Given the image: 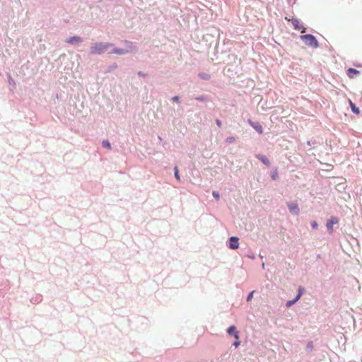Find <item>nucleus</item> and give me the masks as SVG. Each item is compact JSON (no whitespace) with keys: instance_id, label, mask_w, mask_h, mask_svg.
Segmentation results:
<instances>
[{"instance_id":"nucleus-1","label":"nucleus","mask_w":362,"mask_h":362,"mask_svg":"<svg viewBox=\"0 0 362 362\" xmlns=\"http://www.w3.org/2000/svg\"><path fill=\"white\" fill-rule=\"evenodd\" d=\"M113 45L109 42H93L90 47V54H102L106 52H109L110 48L112 47Z\"/></svg>"},{"instance_id":"nucleus-2","label":"nucleus","mask_w":362,"mask_h":362,"mask_svg":"<svg viewBox=\"0 0 362 362\" xmlns=\"http://www.w3.org/2000/svg\"><path fill=\"white\" fill-rule=\"evenodd\" d=\"M300 38L308 46L315 47V48L318 47L317 40L313 35L307 34V35H300Z\"/></svg>"},{"instance_id":"nucleus-3","label":"nucleus","mask_w":362,"mask_h":362,"mask_svg":"<svg viewBox=\"0 0 362 362\" xmlns=\"http://www.w3.org/2000/svg\"><path fill=\"white\" fill-rule=\"evenodd\" d=\"M132 51V44L130 43L127 48L121 49V48H113L112 49L108 52L109 54H116L119 55L125 54L129 52Z\"/></svg>"},{"instance_id":"nucleus-4","label":"nucleus","mask_w":362,"mask_h":362,"mask_svg":"<svg viewBox=\"0 0 362 362\" xmlns=\"http://www.w3.org/2000/svg\"><path fill=\"white\" fill-rule=\"evenodd\" d=\"M287 206L291 214L293 215L299 214L300 209L297 204L294 202H288Z\"/></svg>"},{"instance_id":"nucleus-5","label":"nucleus","mask_w":362,"mask_h":362,"mask_svg":"<svg viewBox=\"0 0 362 362\" xmlns=\"http://www.w3.org/2000/svg\"><path fill=\"white\" fill-rule=\"evenodd\" d=\"M239 247V239L237 237H230L229 238V247L232 250L238 249Z\"/></svg>"},{"instance_id":"nucleus-6","label":"nucleus","mask_w":362,"mask_h":362,"mask_svg":"<svg viewBox=\"0 0 362 362\" xmlns=\"http://www.w3.org/2000/svg\"><path fill=\"white\" fill-rule=\"evenodd\" d=\"M338 223V219L335 217H332L327 222V228L329 233H332L333 231V226Z\"/></svg>"},{"instance_id":"nucleus-7","label":"nucleus","mask_w":362,"mask_h":362,"mask_svg":"<svg viewBox=\"0 0 362 362\" xmlns=\"http://www.w3.org/2000/svg\"><path fill=\"white\" fill-rule=\"evenodd\" d=\"M66 42L72 45H78L83 42L81 37L78 36H74L66 40Z\"/></svg>"},{"instance_id":"nucleus-8","label":"nucleus","mask_w":362,"mask_h":362,"mask_svg":"<svg viewBox=\"0 0 362 362\" xmlns=\"http://www.w3.org/2000/svg\"><path fill=\"white\" fill-rule=\"evenodd\" d=\"M227 332L228 334H233V337L236 339H239V334H238V332L236 331V327L234 325H231L230 326L228 329H227Z\"/></svg>"},{"instance_id":"nucleus-9","label":"nucleus","mask_w":362,"mask_h":362,"mask_svg":"<svg viewBox=\"0 0 362 362\" xmlns=\"http://www.w3.org/2000/svg\"><path fill=\"white\" fill-rule=\"evenodd\" d=\"M249 124L259 133H262V127L260 124L257 122H254L252 120L248 121Z\"/></svg>"},{"instance_id":"nucleus-10","label":"nucleus","mask_w":362,"mask_h":362,"mask_svg":"<svg viewBox=\"0 0 362 362\" xmlns=\"http://www.w3.org/2000/svg\"><path fill=\"white\" fill-rule=\"evenodd\" d=\"M257 158L259 160H260L265 165H270L269 160H268V158L265 156L258 154V155H257Z\"/></svg>"},{"instance_id":"nucleus-11","label":"nucleus","mask_w":362,"mask_h":362,"mask_svg":"<svg viewBox=\"0 0 362 362\" xmlns=\"http://www.w3.org/2000/svg\"><path fill=\"white\" fill-rule=\"evenodd\" d=\"M300 299V296L297 295L296 298L292 300H288L286 302V306L287 308H290L298 300Z\"/></svg>"},{"instance_id":"nucleus-12","label":"nucleus","mask_w":362,"mask_h":362,"mask_svg":"<svg viewBox=\"0 0 362 362\" xmlns=\"http://www.w3.org/2000/svg\"><path fill=\"white\" fill-rule=\"evenodd\" d=\"M358 71L353 68H349L347 71V74L350 78H353L354 75L358 74Z\"/></svg>"},{"instance_id":"nucleus-13","label":"nucleus","mask_w":362,"mask_h":362,"mask_svg":"<svg viewBox=\"0 0 362 362\" xmlns=\"http://www.w3.org/2000/svg\"><path fill=\"white\" fill-rule=\"evenodd\" d=\"M198 76L201 79L205 80V81H208L211 78V76L209 74L205 73V72H200L198 74Z\"/></svg>"},{"instance_id":"nucleus-14","label":"nucleus","mask_w":362,"mask_h":362,"mask_svg":"<svg viewBox=\"0 0 362 362\" xmlns=\"http://www.w3.org/2000/svg\"><path fill=\"white\" fill-rule=\"evenodd\" d=\"M117 68V64L116 63H113L112 64L110 65L106 69V72H111L115 71Z\"/></svg>"},{"instance_id":"nucleus-15","label":"nucleus","mask_w":362,"mask_h":362,"mask_svg":"<svg viewBox=\"0 0 362 362\" xmlns=\"http://www.w3.org/2000/svg\"><path fill=\"white\" fill-rule=\"evenodd\" d=\"M349 103L351 107V110L356 114H359L360 110L358 107H356V105L351 100L349 101Z\"/></svg>"},{"instance_id":"nucleus-16","label":"nucleus","mask_w":362,"mask_h":362,"mask_svg":"<svg viewBox=\"0 0 362 362\" xmlns=\"http://www.w3.org/2000/svg\"><path fill=\"white\" fill-rule=\"evenodd\" d=\"M102 146L107 149H111L112 148L110 143L107 140H103L102 141Z\"/></svg>"},{"instance_id":"nucleus-17","label":"nucleus","mask_w":362,"mask_h":362,"mask_svg":"<svg viewBox=\"0 0 362 362\" xmlns=\"http://www.w3.org/2000/svg\"><path fill=\"white\" fill-rule=\"evenodd\" d=\"M292 24L295 27L296 29H300V21L298 19H292Z\"/></svg>"},{"instance_id":"nucleus-18","label":"nucleus","mask_w":362,"mask_h":362,"mask_svg":"<svg viewBox=\"0 0 362 362\" xmlns=\"http://www.w3.org/2000/svg\"><path fill=\"white\" fill-rule=\"evenodd\" d=\"M174 174H175V178H176L178 181H180V175H179V170H178V168H177V167H176V166L174 168Z\"/></svg>"},{"instance_id":"nucleus-19","label":"nucleus","mask_w":362,"mask_h":362,"mask_svg":"<svg viewBox=\"0 0 362 362\" xmlns=\"http://www.w3.org/2000/svg\"><path fill=\"white\" fill-rule=\"evenodd\" d=\"M254 293H255V291H252V292H250L248 294V296L247 297V302L250 301L252 299Z\"/></svg>"},{"instance_id":"nucleus-20","label":"nucleus","mask_w":362,"mask_h":362,"mask_svg":"<svg viewBox=\"0 0 362 362\" xmlns=\"http://www.w3.org/2000/svg\"><path fill=\"white\" fill-rule=\"evenodd\" d=\"M212 195L216 199H218L220 197L219 193L216 191H213Z\"/></svg>"},{"instance_id":"nucleus-21","label":"nucleus","mask_w":362,"mask_h":362,"mask_svg":"<svg viewBox=\"0 0 362 362\" xmlns=\"http://www.w3.org/2000/svg\"><path fill=\"white\" fill-rule=\"evenodd\" d=\"M310 224L312 228L314 229H317L318 227L317 223L315 221H311Z\"/></svg>"},{"instance_id":"nucleus-22","label":"nucleus","mask_w":362,"mask_h":362,"mask_svg":"<svg viewBox=\"0 0 362 362\" xmlns=\"http://www.w3.org/2000/svg\"><path fill=\"white\" fill-rule=\"evenodd\" d=\"M235 139L234 137H233V136H230V137H228V138L226 139V142H228V143H232V142H233V141H235Z\"/></svg>"},{"instance_id":"nucleus-23","label":"nucleus","mask_w":362,"mask_h":362,"mask_svg":"<svg viewBox=\"0 0 362 362\" xmlns=\"http://www.w3.org/2000/svg\"><path fill=\"white\" fill-rule=\"evenodd\" d=\"M303 291H304V288H302V287H300V288H298V295H299V296H300V298H301V296H302V295H303Z\"/></svg>"},{"instance_id":"nucleus-24","label":"nucleus","mask_w":362,"mask_h":362,"mask_svg":"<svg viewBox=\"0 0 362 362\" xmlns=\"http://www.w3.org/2000/svg\"><path fill=\"white\" fill-rule=\"evenodd\" d=\"M41 300V297L39 296V297H37L36 299L35 300H31V302L33 303H37L38 302H40Z\"/></svg>"},{"instance_id":"nucleus-25","label":"nucleus","mask_w":362,"mask_h":362,"mask_svg":"<svg viewBox=\"0 0 362 362\" xmlns=\"http://www.w3.org/2000/svg\"><path fill=\"white\" fill-rule=\"evenodd\" d=\"M138 75L140 76H142V77H146V76H148V74L146 73H144V72H143L141 71H139L138 72Z\"/></svg>"},{"instance_id":"nucleus-26","label":"nucleus","mask_w":362,"mask_h":362,"mask_svg":"<svg viewBox=\"0 0 362 362\" xmlns=\"http://www.w3.org/2000/svg\"><path fill=\"white\" fill-rule=\"evenodd\" d=\"M240 344V342L239 341H235V342H233V345L235 346V347H238L239 346Z\"/></svg>"},{"instance_id":"nucleus-27","label":"nucleus","mask_w":362,"mask_h":362,"mask_svg":"<svg viewBox=\"0 0 362 362\" xmlns=\"http://www.w3.org/2000/svg\"><path fill=\"white\" fill-rule=\"evenodd\" d=\"M172 100L175 101V102H178L180 100V98L178 96H174L173 98H172Z\"/></svg>"},{"instance_id":"nucleus-28","label":"nucleus","mask_w":362,"mask_h":362,"mask_svg":"<svg viewBox=\"0 0 362 362\" xmlns=\"http://www.w3.org/2000/svg\"><path fill=\"white\" fill-rule=\"evenodd\" d=\"M216 122L218 127H221V122L219 119H217Z\"/></svg>"},{"instance_id":"nucleus-29","label":"nucleus","mask_w":362,"mask_h":362,"mask_svg":"<svg viewBox=\"0 0 362 362\" xmlns=\"http://www.w3.org/2000/svg\"><path fill=\"white\" fill-rule=\"evenodd\" d=\"M276 175H274H274H272V179H273V180H275V179H276Z\"/></svg>"},{"instance_id":"nucleus-30","label":"nucleus","mask_w":362,"mask_h":362,"mask_svg":"<svg viewBox=\"0 0 362 362\" xmlns=\"http://www.w3.org/2000/svg\"><path fill=\"white\" fill-rule=\"evenodd\" d=\"M305 29L303 28V30H302V33H305Z\"/></svg>"}]
</instances>
